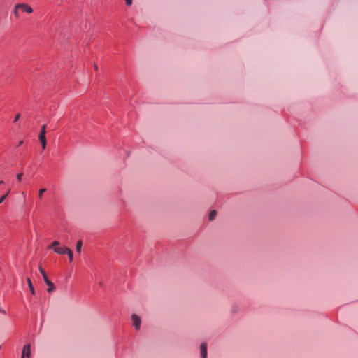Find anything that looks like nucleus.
<instances>
[{
  "instance_id": "nucleus-21",
  "label": "nucleus",
  "mask_w": 358,
  "mask_h": 358,
  "mask_svg": "<svg viewBox=\"0 0 358 358\" xmlns=\"http://www.w3.org/2000/svg\"><path fill=\"white\" fill-rule=\"evenodd\" d=\"M3 183H4V182H3V180H0V185L3 184Z\"/></svg>"
},
{
  "instance_id": "nucleus-6",
  "label": "nucleus",
  "mask_w": 358,
  "mask_h": 358,
  "mask_svg": "<svg viewBox=\"0 0 358 358\" xmlns=\"http://www.w3.org/2000/svg\"><path fill=\"white\" fill-rule=\"evenodd\" d=\"M43 280H44L45 283L46 284V285L48 287V288L47 289V292L49 293L52 292L55 288L54 284L48 279V277L43 278Z\"/></svg>"
},
{
  "instance_id": "nucleus-18",
  "label": "nucleus",
  "mask_w": 358,
  "mask_h": 358,
  "mask_svg": "<svg viewBox=\"0 0 358 358\" xmlns=\"http://www.w3.org/2000/svg\"><path fill=\"white\" fill-rule=\"evenodd\" d=\"M125 3L127 6H131L132 4V0H125Z\"/></svg>"
},
{
  "instance_id": "nucleus-15",
  "label": "nucleus",
  "mask_w": 358,
  "mask_h": 358,
  "mask_svg": "<svg viewBox=\"0 0 358 358\" xmlns=\"http://www.w3.org/2000/svg\"><path fill=\"white\" fill-rule=\"evenodd\" d=\"M46 191V189L43 188L39 190V196L41 197L43 194Z\"/></svg>"
},
{
  "instance_id": "nucleus-13",
  "label": "nucleus",
  "mask_w": 358,
  "mask_h": 358,
  "mask_svg": "<svg viewBox=\"0 0 358 358\" xmlns=\"http://www.w3.org/2000/svg\"><path fill=\"white\" fill-rule=\"evenodd\" d=\"M39 271L41 273V275L43 276V278H45L48 277L45 270L43 268H42L41 267H39Z\"/></svg>"
},
{
  "instance_id": "nucleus-22",
  "label": "nucleus",
  "mask_w": 358,
  "mask_h": 358,
  "mask_svg": "<svg viewBox=\"0 0 358 358\" xmlns=\"http://www.w3.org/2000/svg\"><path fill=\"white\" fill-rule=\"evenodd\" d=\"M94 68H95V69H97V65L96 64H94Z\"/></svg>"
},
{
  "instance_id": "nucleus-19",
  "label": "nucleus",
  "mask_w": 358,
  "mask_h": 358,
  "mask_svg": "<svg viewBox=\"0 0 358 358\" xmlns=\"http://www.w3.org/2000/svg\"><path fill=\"white\" fill-rule=\"evenodd\" d=\"M20 114H17L14 119V122H16L20 119Z\"/></svg>"
},
{
  "instance_id": "nucleus-2",
  "label": "nucleus",
  "mask_w": 358,
  "mask_h": 358,
  "mask_svg": "<svg viewBox=\"0 0 358 358\" xmlns=\"http://www.w3.org/2000/svg\"><path fill=\"white\" fill-rule=\"evenodd\" d=\"M131 320H132L133 325L135 327V329L136 330H138L141 327V317L136 314H133L131 315Z\"/></svg>"
},
{
  "instance_id": "nucleus-1",
  "label": "nucleus",
  "mask_w": 358,
  "mask_h": 358,
  "mask_svg": "<svg viewBox=\"0 0 358 358\" xmlns=\"http://www.w3.org/2000/svg\"><path fill=\"white\" fill-rule=\"evenodd\" d=\"M45 127L46 126L45 124L42 126L41 132L38 136V138L43 150H45L46 148Z\"/></svg>"
},
{
  "instance_id": "nucleus-5",
  "label": "nucleus",
  "mask_w": 358,
  "mask_h": 358,
  "mask_svg": "<svg viewBox=\"0 0 358 358\" xmlns=\"http://www.w3.org/2000/svg\"><path fill=\"white\" fill-rule=\"evenodd\" d=\"M200 352L201 358H207L208 350H207V344L206 343H202L200 345Z\"/></svg>"
},
{
  "instance_id": "nucleus-10",
  "label": "nucleus",
  "mask_w": 358,
  "mask_h": 358,
  "mask_svg": "<svg viewBox=\"0 0 358 358\" xmlns=\"http://www.w3.org/2000/svg\"><path fill=\"white\" fill-rule=\"evenodd\" d=\"M83 246V242L81 240H78L76 243V250L78 253H80Z\"/></svg>"
},
{
  "instance_id": "nucleus-14",
  "label": "nucleus",
  "mask_w": 358,
  "mask_h": 358,
  "mask_svg": "<svg viewBox=\"0 0 358 358\" xmlns=\"http://www.w3.org/2000/svg\"><path fill=\"white\" fill-rule=\"evenodd\" d=\"M59 245V243L58 241H55L52 242V247H54L56 248V247H58V245Z\"/></svg>"
},
{
  "instance_id": "nucleus-17",
  "label": "nucleus",
  "mask_w": 358,
  "mask_h": 358,
  "mask_svg": "<svg viewBox=\"0 0 358 358\" xmlns=\"http://www.w3.org/2000/svg\"><path fill=\"white\" fill-rule=\"evenodd\" d=\"M22 177V173L17 174V181H19V182L21 181Z\"/></svg>"
},
{
  "instance_id": "nucleus-3",
  "label": "nucleus",
  "mask_w": 358,
  "mask_h": 358,
  "mask_svg": "<svg viewBox=\"0 0 358 358\" xmlns=\"http://www.w3.org/2000/svg\"><path fill=\"white\" fill-rule=\"evenodd\" d=\"M31 356V345L27 344L24 346L21 358H29Z\"/></svg>"
},
{
  "instance_id": "nucleus-7",
  "label": "nucleus",
  "mask_w": 358,
  "mask_h": 358,
  "mask_svg": "<svg viewBox=\"0 0 358 358\" xmlns=\"http://www.w3.org/2000/svg\"><path fill=\"white\" fill-rule=\"evenodd\" d=\"M69 248L67 247H56L53 249L54 252L59 254V255H64L66 254L68 251Z\"/></svg>"
},
{
  "instance_id": "nucleus-11",
  "label": "nucleus",
  "mask_w": 358,
  "mask_h": 358,
  "mask_svg": "<svg viewBox=\"0 0 358 358\" xmlns=\"http://www.w3.org/2000/svg\"><path fill=\"white\" fill-rule=\"evenodd\" d=\"M10 189H8L5 194L2 195L1 197H0V204L2 203L5 199L6 198V196H8V194L10 193Z\"/></svg>"
},
{
  "instance_id": "nucleus-16",
  "label": "nucleus",
  "mask_w": 358,
  "mask_h": 358,
  "mask_svg": "<svg viewBox=\"0 0 358 358\" xmlns=\"http://www.w3.org/2000/svg\"><path fill=\"white\" fill-rule=\"evenodd\" d=\"M18 8H16V6H15V9H14V14L15 15L16 17H19V13H18V10H17Z\"/></svg>"
},
{
  "instance_id": "nucleus-12",
  "label": "nucleus",
  "mask_w": 358,
  "mask_h": 358,
  "mask_svg": "<svg viewBox=\"0 0 358 358\" xmlns=\"http://www.w3.org/2000/svg\"><path fill=\"white\" fill-rule=\"evenodd\" d=\"M66 254L68 255V257L69 258L70 262H72L73 257V252L69 248V250H68V251L66 252Z\"/></svg>"
},
{
  "instance_id": "nucleus-8",
  "label": "nucleus",
  "mask_w": 358,
  "mask_h": 358,
  "mask_svg": "<svg viewBox=\"0 0 358 358\" xmlns=\"http://www.w3.org/2000/svg\"><path fill=\"white\" fill-rule=\"evenodd\" d=\"M27 283H28L29 288L30 289V292H31V294L34 295L35 294V290H34V287L33 286L32 282H31L30 278H27Z\"/></svg>"
},
{
  "instance_id": "nucleus-20",
  "label": "nucleus",
  "mask_w": 358,
  "mask_h": 358,
  "mask_svg": "<svg viewBox=\"0 0 358 358\" xmlns=\"http://www.w3.org/2000/svg\"><path fill=\"white\" fill-rule=\"evenodd\" d=\"M0 313L3 315H6V311L2 308H0Z\"/></svg>"
},
{
  "instance_id": "nucleus-9",
  "label": "nucleus",
  "mask_w": 358,
  "mask_h": 358,
  "mask_svg": "<svg viewBox=\"0 0 358 358\" xmlns=\"http://www.w3.org/2000/svg\"><path fill=\"white\" fill-rule=\"evenodd\" d=\"M216 215H217V211L215 210H210L208 214V220L210 221L213 220L215 218Z\"/></svg>"
},
{
  "instance_id": "nucleus-4",
  "label": "nucleus",
  "mask_w": 358,
  "mask_h": 358,
  "mask_svg": "<svg viewBox=\"0 0 358 358\" xmlns=\"http://www.w3.org/2000/svg\"><path fill=\"white\" fill-rule=\"evenodd\" d=\"M16 8H21L23 12H26L27 13H31L33 12L32 8L26 3L17 4Z\"/></svg>"
}]
</instances>
